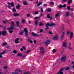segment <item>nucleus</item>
Returning a JSON list of instances; mask_svg holds the SVG:
<instances>
[{"instance_id":"obj_54","label":"nucleus","mask_w":74,"mask_h":74,"mask_svg":"<svg viewBox=\"0 0 74 74\" xmlns=\"http://www.w3.org/2000/svg\"><path fill=\"white\" fill-rule=\"evenodd\" d=\"M19 40V38H17L15 40V41H18V40Z\"/></svg>"},{"instance_id":"obj_17","label":"nucleus","mask_w":74,"mask_h":74,"mask_svg":"<svg viewBox=\"0 0 74 74\" xmlns=\"http://www.w3.org/2000/svg\"><path fill=\"white\" fill-rule=\"evenodd\" d=\"M38 20H36L35 22V25H36V26H37L38 25Z\"/></svg>"},{"instance_id":"obj_13","label":"nucleus","mask_w":74,"mask_h":74,"mask_svg":"<svg viewBox=\"0 0 74 74\" xmlns=\"http://www.w3.org/2000/svg\"><path fill=\"white\" fill-rule=\"evenodd\" d=\"M5 53V51H4L0 53V58H2L3 57V56H2L1 55H3V54H4Z\"/></svg>"},{"instance_id":"obj_37","label":"nucleus","mask_w":74,"mask_h":74,"mask_svg":"<svg viewBox=\"0 0 74 74\" xmlns=\"http://www.w3.org/2000/svg\"><path fill=\"white\" fill-rule=\"evenodd\" d=\"M48 29H49V26H46L45 30H48Z\"/></svg>"},{"instance_id":"obj_16","label":"nucleus","mask_w":74,"mask_h":74,"mask_svg":"<svg viewBox=\"0 0 74 74\" xmlns=\"http://www.w3.org/2000/svg\"><path fill=\"white\" fill-rule=\"evenodd\" d=\"M8 4L10 5L12 7H14V4L12 3H8Z\"/></svg>"},{"instance_id":"obj_2","label":"nucleus","mask_w":74,"mask_h":74,"mask_svg":"<svg viewBox=\"0 0 74 74\" xmlns=\"http://www.w3.org/2000/svg\"><path fill=\"white\" fill-rule=\"evenodd\" d=\"M50 43H51V41H50L49 40H47L45 42V45L46 47L48 46V45H49V44H50Z\"/></svg>"},{"instance_id":"obj_39","label":"nucleus","mask_w":74,"mask_h":74,"mask_svg":"<svg viewBox=\"0 0 74 74\" xmlns=\"http://www.w3.org/2000/svg\"><path fill=\"white\" fill-rule=\"evenodd\" d=\"M63 72L59 71L58 73V74H63Z\"/></svg>"},{"instance_id":"obj_55","label":"nucleus","mask_w":74,"mask_h":74,"mask_svg":"<svg viewBox=\"0 0 74 74\" xmlns=\"http://www.w3.org/2000/svg\"><path fill=\"white\" fill-rule=\"evenodd\" d=\"M22 48H23V49H24V50L26 49V47H25L24 46H23L22 47Z\"/></svg>"},{"instance_id":"obj_40","label":"nucleus","mask_w":74,"mask_h":74,"mask_svg":"<svg viewBox=\"0 0 74 74\" xmlns=\"http://www.w3.org/2000/svg\"><path fill=\"white\" fill-rule=\"evenodd\" d=\"M66 23H67V24H69L70 22H69V20H67L66 21Z\"/></svg>"},{"instance_id":"obj_26","label":"nucleus","mask_w":74,"mask_h":74,"mask_svg":"<svg viewBox=\"0 0 74 74\" xmlns=\"http://www.w3.org/2000/svg\"><path fill=\"white\" fill-rule=\"evenodd\" d=\"M12 11L14 12H16V9H15V8H13L12 9Z\"/></svg>"},{"instance_id":"obj_31","label":"nucleus","mask_w":74,"mask_h":74,"mask_svg":"<svg viewBox=\"0 0 74 74\" xmlns=\"http://www.w3.org/2000/svg\"><path fill=\"white\" fill-rule=\"evenodd\" d=\"M70 69V68L69 67H68L65 68V70H67V71L69 70Z\"/></svg>"},{"instance_id":"obj_61","label":"nucleus","mask_w":74,"mask_h":74,"mask_svg":"<svg viewBox=\"0 0 74 74\" xmlns=\"http://www.w3.org/2000/svg\"><path fill=\"white\" fill-rule=\"evenodd\" d=\"M43 6H44V7H45V6H47V4H44L43 5Z\"/></svg>"},{"instance_id":"obj_23","label":"nucleus","mask_w":74,"mask_h":74,"mask_svg":"<svg viewBox=\"0 0 74 74\" xmlns=\"http://www.w3.org/2000/svg\"><path fill=\"white\" fill-rule=\"evenodd\" d=\"M73 32H71L70 34V38H71L73 37Z\"/></svg>"},{"instance_id":"obj_24","label":"nucleus","mask_w":74,"mask_h":74,"mask_svg":"<svg viewBox=\"0 0 74 74\" xmlns=\"http://www.w3.org/2000/svg\"><path fill=\"white\" fill-rule=\"evenodd\" d=\"M31 51V50L30 49L29 50H28L27 51L25 52V53H26V54H27V53H29Z\"/></svg>"},{"instance_id":"obj_27","label":"nucleus","mask_w":74,"mask_h":74,"mask_svg":"<svg viewBox=\"0 0 74 74\" xmlns=\"http://www.w3.org/2000/svg\"><path fill=\"white\" fill-rule=\"evenodd\" d=\"M7 44V43L6 42L2 44V46L3 47L4 46H5V45H6Z\"/></svg>"},{"instance_id":"obj_6","label":"nucleus","mask_w":74,"mask_h":74,"mask_svg":"<svg viewBox=\"0 0 74 74\" xmlns=\"http://www.w3.org/2000/svg\"><path fill=\"white\" fill-rule=\"evenodd\" d=\"M64 35H65V32H63L62 33V34L61 36V40H62L64 37Z\"/></svg>"},{"instance_id":"obj_35","label":"nucleus","mask_w":74,"mask_h":74,"mask_svg":"<svg viewBox=\"0 0 74 74\" xmlns=\"http://www.w3.org/2000/svg\"><path fill=\"white\" fill-rule=\"evenodd\" d=\"M59 15V13H57L55 16V17H58V16Z\"/></svg>"},{"instance_id":"obj_33","label":"nucleus","mask_w":74,"mask_h":74,"mask_svg":"<svg viewBox=\"0 0 74 74\" xmlns=\"http://www.w3.org/2000/svg\"><path fill=\"white\" fill-rule=\"evenodd\" d=\"M16 24L17 27H19V21H17L16 22Z\"/></svg>"},{"instance_id":"obj_32","label":"nucleus","mask_w":74,"mask_h":74,"mask_svg":"<svg viewBox=\"0 0 74 74\" xmlns=\"http://www.w3.org/2000/svg\"><path fill=\"white\" fill-rule=\"evenodd\" d=\"M43 25V23L41 22H40L39 24V25L40 26H42Z\"/></svg>"},{"instance_id":"obj_58","label":"nucleus","mask_w":74,"mask_h":74,"mask_svg":"<svg viewBox=\"0 0 74 74\" xmlns=\"http://www.w3.org/2000/svg\"><path fill=\"white\" fill-rule=\"evenodd\" d=\"M30 40H31V39L30 38L28 39V41H29V42H30Z\"/></svg>"},{"instance_id":"obj_64","label":"nucleus","mask_w":74,"mask_h":74,"mask_svg":"<svg viewBox=\"0 0 74 74\" xmlns=\"http://www.w3.org/2000/svg\"><path fill=\"white\" fill-rule=\"evenodd\" d=\"M29 74V73L27 72L24 73V74Z\"/></svg>"},{"instance_id":"obj_57","label":"nucleus","mask_w":74,"mask_h":74,"mask_svg":"<svg viewBox=\"0 0 74 74\" xmlns=\"http://www.w3.org/2000/svg\"><path fill=\"white\" fill-rule=\"evenodd\" d=\"M62 71H63V68H62V69H61L60 71L62 72Z\"/></svg>"},{"instance_id":"obj_11","label":"nucleus","mask_w":74,"mask_h":74,"mask_svg":"<svg viewBox=\"0 0 74 74\" xmlns=\"http://www.w3.org/2000/svg\"><path fill=\"white\" fill-rule=\"evenodd\" d=\"M62 46L63 47H67V43H66V42H63L62 44Z\"/></svg>"},{"instance_id":"obj_3","label":"nucleus","mask_w":74,"mask_h":74,"mask_svg":"<svg viewBox=\"0 0 74 74\" xmlns=\"http://www.w3.org/2000/svg\"><path fill=\"white\" fill-rule=\"evenodd\" d=\"M46 25L47 26H55V24L54 23H51L50 24H49V23H48L47 24H46Z\"/></svg>"},{"instance_id":"obj_52","label":"nucleus","mask_w":74,"mask_h":74,"mask_svg":"<svg viewBox=\"0 0 74 74\" xmlns=\"http://www.w3.org/2000/svg\"><path fill=\"white\" fill-rule=\"evenodd\" d=\"M49 34H52V33L50 31H49Z\"/></svg>"},{"instance_id":"obj_47","label":"nucleus","mask_w":74,"mask_h":74,"mask_svg":"<svg viewBox=\"0 0 74 74\" xmlns=\"http://www.w3.org/2000/svg\"><path fill=\"white\" fill-rule=\"evenodd\" d=\"M67 33L68 35H69V34H70L71 33V32H70L69 31H68L67 32Z\"/></svg>"},{"instance_id":"obj_1","label":"nucleus","mask_w":74,"mask_h":74,"mask_svg":"<svg viewBox=\"0 0 74 74\" xmlns=\"http://www.w3.org/2000/svg\"><path fill=\"white\" fill-rule=\"evenodd\" d=\"M14 21H12V24L10 25V27H9L8 28V30H9V32L10 33H12L13 32L12 30H13L14 29Z\"/></svg>"},{"instance_id":"obj_49","label":"nucleus","mask_w":74,"mask_h":74,"mask_svg":"<svg viewBox=\"0 0 74 74\" xmlns=\"http://www.w3.org/2000/svg\"><path fill=\"white\" fill-rule=\"evenodd\" d=\"M27 17H30V15L29 14H27Z\"/></svg>"},{"instance_id":"obj_14","label":"nucleus","mask_w":74,"mask_h":74,"mask_svg":"<svg viewBox=\"0 0 74 74\" xmlns=\"http://www.w3.org/2000/svg\"><path fill=\"white\" fill-rule=\"evenodd\" d=\"M19 13H14L13 14V16H14L16 17L17 16H19Z\"/></svg>"},{"instance_id":"obj_45","label":"nucleus","mask_w":74,"mask_h":74,"mask_svg":"<svg viewBox=\"0 0 74 74\" xmlns=\"http://www.w3.org/2000/svg\"><path fill=\"white\" fill-rule=\"evenodd\" d=\"M62 7H63V6L62 5H60V6L59 7V8H62Z\"/></svg>"},{"instance_id":"obj_63","label":"nucleus","mask_w":74,"mask_h":74,"mask_svg":"<svg viewBox=\"0 0 74 74\" xmlns=\"http://www.w3.org/2000/svg\"><path fill=\"white\" fill-rule=\"evenodd\" d=\"M67 0H62L63 2H65Z\"/></svg>"},{"instance_id":"obj_36","label":"nucleus","mask_w":74,"mask_h":74,"mask_svg":"<svg viewBox=\"0 0 74 74\" xmlns=\"http://www.w3.org/2000/svg\"><path fill=\"white\" fill-rule=\"evenodd\" d=\"M41 4V2H40L38 3L37 5L38 7H39L40 6V5Z\"/></svg>"},{"instance_id":"obj_19","label":"nucleus","mask_w":74,"mask_h":74,"mask_svg":"<svg viewBox=\"0 0 74 74\" xmlns=\"http://www.w3.org/2000/svg\"><path fill=\"white\" fill-rule=\"evenodd\" d=\"M23 3L24 5H27V2L24 1L23 2Z\"/></svg>"},{"instance_id":"obj_30","label":"nucleus","mask_w":74,"mask_h":74,"mask_svg":"<svg viewBox=\"0 0 74 74\" xmlns=\"http://www.w3.org/2000/svg\"><path fill=\"white\" fill-rule=\"evenodd\" d=\"M47 12H51V9L50 8H48L47 9Z\"/></svg>"},{"instance_id":"obj_9","label":"nucleus","mask_w":74,"mask_h":74,"mask_svg":"<svg viewBox=\"0 0 74 74\" xmlns=\"http://www.w3.org/2000/svg\"><path fill=\"white\" fill-rule=\"evenodd\" d=\"M47 18L48 19H50L51 20L52 19L53 17H51V16H50V14H47Z\"/></svg>"},{"instance_id":"obj_25","label":"nucleus","mask_w":74,"mask_h":74,"mask_svg":"<svg viewBox=\"0 0 74 74\" xmlns=\"http://www.w3.org/2000/svg\"><path fill=\"white\" fill-rule=\"evenodd\" d=\"M40 17L36 16L34 18V19H35V20H36V19H40Z\"/></svg>"},{"instance_id":"obj_20","label":"nucleus","mask_w":74,"mask_h":74,"mask_svg":"<svg viewBox=\"0 0 74 74\" xmlns=\"http://www.w3.org/2000/svg\"><path fill=\"white\" fill-rule=\"evenodd\" d=\"M23 33H24V32L23 31H21L19 33V35H20V36H21V35H22L23 34Z\"/></svg>"},{"instance_id":"obj_22","label":"nucleus","mask_w":74,"mask_h":74,"mask_svg":"<svg viewBox=\"0 0 74 74\" xmlns=\"http://www.w3.org/2000/svg\"><path fill=\"white\" fill-rule=\"evenodd\" d=\"M21 23H25V19L22 18L21 19Z\"/></svg>"},{"instance_id":"obj_34","label":"nucleus","mask_w":74,"mask_h":74,"mask_svg":"<svg viewBox=\"0 0 74 74\" xmlns=\"http://www.w3.org/2000/svg\"><path fill=\"white\" fill-rule=\"evenodd\" d=\"M34 14L35 15H37V14H38V12L37 11H35L34 12Z\"/></svg>"},{"instance_id":"obj_7","label":"nucleus","mask_w":74,"mask_h":74,"mask_svg":"<svg viewBox=\"0 0 74 74\" xmlns=\"http://www.w3.org/2000/svg\"><path fill=\"white\" fill-rule=\"evenodd\" d=\"M66 56H62L61 58V61L63 62H65L66 60Z\"/></svg>"},{"instance_id":"obj_42","label":"nucleus","mask_w":74,"mask_h":74,"mask_svg":"<svg viewBox=\"0 0 74 74\" xmlns=\"http://www.w3.org/2000/svg\"><path fill=\"white\" fill-rule=\"evenodd\" d=\"M66 7V5L65 4H64L62 5V7L63 8H65Z\"/></svg>"},{"instance_id":"obj_44","label":"nucleus","mask_w":74,"mask_h":74,"mask_svg":"<svg viewBox=\"0 0 74 74\" xmlns=\"http://www.w3.org/2000/svg\"><path fill=\"white\" fill-rule=\"evenodd\" d=\"M67 10H70V9H71V8H70V6H68L67 8Z\"/></svg>"},{"instance_id":"obj_50","label":"nucleus","mask_w":74,"mask_h":74,"mask_svg":"<svg viewBox=\"0 0 74 74\" xmlns=\"http://www.w3.org/2000/svg\"><path fill=\"white\" fill-rule=\"evenodd\" d=\"M41 11L42 12H44V10H43V8H41Z\"/></svg>"},{"instance_id":"obj_12","label":"nucleus","mask_w":74,"mask_h":74,"mask_svg":"<svg viewBox=\"0 0 74 74\" xmlns=\"http://www.w3.org/2000/svg\"><path fill=\"white\" fill-rule=\"evenodd\" d=\"M1 33L3 36H5V35H6V32H5V31H2Z\"/></svg>"},{"instance_id":"obj_21","label":"nucleus","mask_w":74,"mask_h":74,"mask_svg":"<svg viewBox=\"0 0 74 74\" xmlns=\"http://www.w3.org/2000/svg\"><path fill=\"white\" fill-rule=\"evenodd\" d=\"M21 7V6L19 4H18L17 6H16V8H17V9H19Z\"/></svg>"},{"instance_id":"obj_56","label":"nucleus","mask_w":74,"mask_h":74,"mask_svg":"<svg viewBox=\"0 0 74 74\" xmlns=\"http://www.w3.org/2000/svg\"><path fill=\"white\" fill-rule=\"evenodd\" d=\"M68 49H70V50L72 49V48H71L70 47H68Z\"/></svg>"},{"instance_id":"obj_38","label":"nucleus","mask_w":74,"mask_h":74,"mask_svg":"<svg viewBox=\"0 0 74 74\" xmlns=\"http://www.w3.org/2000/svg\"><path fill=\"white\" fill-rule=\"evenodd\" d=\"M69 15V13L68 12H66V16H68Z\"/></svg>"},{"instance_id":"obj_4","label":"nucleus","mask_w":74,"mask_h":74,"mask_svg":"<svg viewBox=\"0 0 74 74\" xmlns=\"http://www.w3.org/2000/svg\"><path fill=\"white\" fill-rule=\"evenodd\" d=\"M40 51L41 53L43 54L44 53V49L42 47H41L40 49Z\"/></svg>"},{"instance_id":"obj_8","label":"nucleus","mask_w":74,"mask_h":74,"mask_svg":"<svg viewBox=\"0 0 74 74\" xmlns=\"http://www.w3.org/2000/svg\"><path fill=\"white\" fill-rule=\"evenodd\" d=\"M32 35L33 36H35L36 37H39L40 35L38 34H36L34 33V32H32Z\"/></svg>"},{"instance_id":"obj_51","label":"nucleus","mask_w":74,"mask_h":74,"mask_svg":"<svg viewBox=\"0 0 74 74\" xmlns=\"http://www.w3.org/2000/svg\"><path fill=\"white\" fill-rule=\"evenodd\" d=\"M56 52V50H55V49H53V53H55V52Z\"/></svg>"},{"instance_id":"obj_5","label":"nucleus","mask_w":74,"mask_h":74,"mask_svg":"<svg viewBox=\"0 0 74 74\" xmlns=\"http://www.w3.org/2000/svg\"><path fill=\"white\" fill-rule=\"evenodd\" d=\"M24 30V32H25V35L26 36H28V30L26 28H25Z\"/></svg>"},{"instance_id":"obj_53","label":"nucleus","mask_w":74,"mask_h":74,"mask_svg":"<svg viewBox=\"0 0 74 74\" xmlns=\"http://www.w3.org/2000/svg\"><path fill=\"white\" fill-rule=\"evenodd\" d=\"M36 42H37V41H36V40H34V44H36Z\"/></svg>"},{"instance_id":"obj_48","label":"nucleus","mask_w":74,"mask_h":74,"mask_svg":"<svg viewBox=\"0 0 74 74\" xmlns=\"http://www.w3.org/2000/svg\"><path fill=\"white\" fill-rule=\"evenodd\" d=\"M43 31V29H41L40 31H39V32H40V33H42V32Z\"/></svg>"},{"instance_id":"obj_28","label":"nucleus","mask_w":74,"mask_h":74,"mask_svg":"<svg viewBox=\"0 0 74 74\" xmlns=\"http://www.w3.org/2000/svg\"><path fill=\"white\" fill-rule=\"evenodd\" d=\"M51 5H54L55 4L54 2H51L49 3Z\"/></svg>"},{"instance_id":"obj_41","label":"nucleus","mask_w":74,"mask_h":74,"mask_svg":"<svg viewBox=\"0 0 74 74\" xmlns=\"http://www.w3.org/2000/svg\"><path fill=\"white\" fill-rule=\"evenodd\" d=\"M3 29L4 30H6V29H7V27L6 26L3 27Z\"/></svg>"},{"instance_id":"obj_10","label":"nucleus","mask_w":74,"mask_h":74,"mask_svg":"<svg viewBox=\"0 0 74 74\" xmlns=\"http://www.w3.org/2000/svg\"><path fill=\"white\" fill-rule=\"evenodd\" d=\"M19 71V72L21 71V70L16 69L15 70V72H13V73H12V74H19V73H17V71Z\"/></svg>"},{"instance_id":"obj_60","label":"nucleus","mask_w":74,"mask_h":74,"mask_svg":"<svg viewBox=\"0 0 74 74\" xmlns=\"http://www.w3.org/2000/svg\"><path fill=\"white\" fill-rule=\"evenodd\" d=\"M3 23L4 24H5L7 23V22L6 21H3Z\"/></svg>"},{"instance_id":"obj_29","label":"nucleus","mask_w":74,"mask_h":74,"mask_svg":"<svg viewBox=\"0 0 74 74\" xmlns=\"http://www.w3.org/2000/svg\"><path fill=\"white\" fill-rule=\"evenodd\" d=\"M72 1V0H69V1H68V4H70L71 3V2Z\"/></svg>"},{"instance_id":"obj_18","label":"nucleus","mask_w":74,"mask_h":74,"mask_svg":"<svg viewBox=\"0 0 74 74\" xmlns=\"http://www.w3.org/2000/svg\"><path fill=\"white\" fill-rule=\"evenodd\" d=\"M17 56H23V55L22 54L20 53H18L17 54Z\"/></svg>"},{"instance_id":"obj_46","label":"nucleus","mask_w":74,"mask_h":74,"mask_svg":"<svg viewBox=\"0 0 74 74\" xmlns=\"http://www.w3.org/2000/svg\"><path fill=\"white\" fill-rule=\"evenodd\" d=\"M15 42L16 44H18L19 43V41L15 40Z\"/></svg>"},{"instance_id":"obj_43","label":"nucleus","mask_w":74,"mask_h":74,"mask_svg":"<svg viewBox=\"0 0 74 74\" xmlns=\"http://www.w3.org/2000/svg\"><path fill=\"white\" fill-rule=\"evenodd\" d=\"M17 52H16V50H14V51H13V53H14L15 54V53H16Z\"/></svg>"},{"instance_id":"obj_62","label":"nucleus","mask_w":74,"mask_h":74,"mask_svg":"<svg viewBox=\"0 0 74 74\" xmlns=\"http://www.w3.org/2000/svg\"><path fill=\"white\" fill-rule=\"evenodd\" d=\"M20 51H23V49L22 48H21L20 49Z\"/></svg>"},{"instance_id":"obj_59","label":"nucleus","mask_w":74,"mask_h":74,"mask_svg":"<svg viewBox=\"0 0 74 74\" xmlns=\"http://www.w3.org/2000/svg\"><path fill=\"white\" fill-rule=\"evenodd\" d=\"M25 57H26V55H25L23 56V57L22 58V59H23V58H25Z\"/></svg>"},{"instance_id":"obj_15","label":"nucleus","mask_w":74,"mask_h":74,"mask_svg":"<svg viewBox=\"0 0 74 74\" xmlns=\"http://www.w3.org/2000/svg\"><path fill=\"white\" fill-rule=\"evenodd\" d=\"M58 36H55L53 37V40H58Z\"/></svg>"}]
</instances>
